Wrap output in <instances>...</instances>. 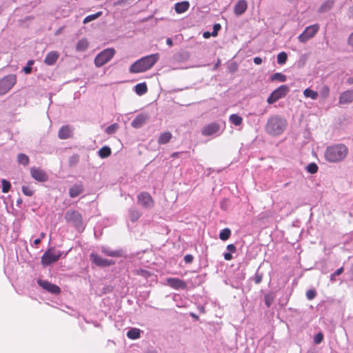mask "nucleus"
I'll use <instances>...</instances> for the list:
<instances>
[{
    "instance_id": "b1692460",
    "label": "nucleus",
    "mask_w": 353,
    "mask_h": 353,
    "mask_svg": "<svg viewBox=\"0 0 353 353\" xmlns=\"http://www.w3.org/2000/svg\"><path fill=\"white\" fill-rule=\"evenodd\" d=\"M101 252L107 255V256H119L121 254H120V251L119 250H111L110 248L108 247H106V246H103L101 248Z\"/></svg>"
},
{
    "instance_id": "ddd939ff",
    "label": "nucleus",
    "mask_w": 353,
    "mask_h": 353,
    "mask_svg": "<svg viewBox=\"0 0 353 353\" xmlns=\"http://www.w3.org/2000/svg\"><path fill=\"white\" fill-rule=\"evenodd\" d=\"M37 283L40 287L52 294H57L61 292L59 286L52 284L48 281L39 279Z\"/></svg>"
},
{
    "instance_id": "20e7f679",
    "label": "nucleus",
    "mask_w": 353,
    "mask_h": 353,
    "mask_svg": "<svg viewBox=\"0 0 353 353\" xmlns=\"http://www.w3.org/2000/svg\"><path fill=\"white\" fill-rule=\"evenodd\" d=\"M64 219L68 224L72 225L77 230L81 232L85 228L83 217L81 214L74 210H68L65 215Z\"/></svg>"
},
{
    "instance_id": "a878e982",
    "label": "nucleus",
    "mask_w": 353,
    "mask_h": 353,
    "mask_svg": "<svg viewBox=\"0 0 353 353\" xmlns=\"http://www.w3.org/2000/svg\"><path fill=\"white\" fill-rule=\"evenodd\" d=\"M172 138V134L169 132L162 133L158 139V143L161 145L168 143Z\"/></svg>"
},
{
    "instance_id": "393cba45",
    "label": "nucleus",
    "mask_w": 353,
    "mask_h": 353,
    "mask_svg": "<svg viewBox=\"0 0 353 353\" xmlns=\"http://www.w3.org/2000/svg\"><path fill=\"white\" fill-rule=\"evenodd\" d=\"M148 88L145 83H140L134 86V91L138 95H143L147 92Z\"/></svg>"
},
{
    "instance_id": "72a5a7b5",
    "label": "nucleus",
    "mask_w": 353,
    "mask_h": 353,
    "mask_svg": "<svg viewBox=\"0 0 353 353\" xmlns=\"http://www.w3.org/2000/svg\"><path fill=\"white\" fill-rule=\"evenodd\" d=\"M286 76L281 72H276L271 76L272 81H278L280 82H285L286 81Z\"/></svg>"
},
{
    "instance_id": "dca6fc26",
    "label": "nucleus",
    "mask_w": 353,
    "mask_h": 353,
    "mask_svg": "<svg viewBox=\"0 0 353 353\" xmlns=\"http://www.w3.org/2000/svg\"><path fill=\"white\" fill-rule=\"evenodd\" d=\"M353 102V90H347L343 92L339 99L340 105L350 104Z\"/></svg>"
},
{
    "instance_id": "6ab92c4d",
    "label": "nucleus",
    "mask_w": 353,
    "mask_h": 353,
    "mask_svg": "<svg viewBox=\"0 0 353 353\" xmlns=\"http://www.w3.org/2000/svg\"><path fill=\"white\" fill-rule=\"evenodd\" d=\"M248 8V3L245 0H239L234 8V12L236 15L239 16L245 12Z\"/></svg>"
},
{
    "instance_id": "f8f14e48",
    "label": "nucleus",
    "mask_w": 353,
    "mask_h": 353,
    "mask_svg": "<svg viewBox=\"0 0 353 353\" xmlns=\"http://www.w3.org/2000/svg\"><path fill=\"white\" fill-rule=\"evenodd\" d=\"M137 199L138 203L145 208H150L153 206V199L148 192H141L138 195Z\"/></svg>"
},
{
    "instance_id": "09e8293b",
    "label": "nucleus",
    "mask_w": 353,
    "mask_h": 353,
    "mask_svg": "<svg viewBox=\"0 0 353 353\" xmlns=\"http://www.w3.org/2000/svg\"><path fill=\"white\" fill-rule=\"evenodd\" d=\"M273 299L270 295L265 296V302L267 307H270L272 303Z\"/></svg>"
},
{
    "instance_id": "603ef678",
    "label": "nucleus",
    "mask_w": 353,
    "mask_h": 353,
    "mask_svg": "<svg viewBox=\"0 0 353 353\" xmlns=\"http://www.w3.org/2000/svg\"><path fill=\"white\" fill-rule=\"evenodd\" d=\"M184 261L187 263H190L193 261V256L191 254H187L184 257Z\"/></svg>"
},
{
    "instance_id": "39448f33",
    "label": "nucleus",
    "mask_w": 353,
    "mask_h": 353,
    "mask_svg": "<svg viewBox=\"0 0 353 353\" xmlns=\"http://www.w3.org/2000/svg\"><path fill=\"white\" fill-rule=\"evenodd\" d=\"M63 252L56 250L54 248H50L46 250L41 257V263L44 266H48L57 262L62 256Z\"/></svg>"
},
{
    "instance_id": "9d476101",
    "label": "nucleus",
    "mask_w": 353,
    "mask_h": 353,
    "mask_svg": "<svg viewBox=\"0 0 353 353\" xmlns=\"http://www.w3.org/2000/svg\"><path fill=\"white\" fill-rule=\"evenodd\" d=\"M90 259L96 265L102 268L110 266L114 264V262L112 260L103 259L95 253H91L90 255Z\"/></svg>"
},
{
    "instance_id": "aec40b11",
    "label": "nucleus",
    "mask_w": 353,
    "mask_h": 353,
    "mask_svg": "<svg viewBox=\"0 0 353 353\" xmlns=\"http://www.w3.org/2000/svg\"><path fill=\"white\" fill-rule=\"evenodd\" d=\"M59 57V54L58 52L50 51L47 54L44 59V63L48 65H52L57 62Z\"/></svg>"
},
{
    "instance_id": "4be33fe9",
    "label": "nucleus",
    "mask_w": 353,
    "mask_h": 353,
    "mask_svg": "<svg viewBox=\"0 0 353 353\" xmlns=\"http://www.w3.org/2000/svg\"><path fill=\"white\" fill-rule=\"evenodd\" d=\"M190 3L187 1L178 2L174 5V9L176 13H183L188 10Z\"/></svg>"
},
{
    "instance_id": "3c124183",
    "label": "nucleus",
    "mask_w": 353,
    "mask_h": 353,
    "mask_svg": "<svg viewBox=\"0 0 353 353\" xmlns=\"http://www.w3.org/2000/svg\"><path fill=\"white\" fill-rule=\"evenodd\" d=\"M227 250L231 252V253H234L236 252V246L234 245V244H229L227 245Z\"/></svg>"
},
{
    "instance_id": "2eb2a0df",
    "label": "nucleus",
    "mask_w": 353,
    "mask_h": 353,
    "mask_svg": "<svg viewBox=\"0 0 353 353\" xmlns=\"http://www.w3.org/2000/svg\"><path fill=\"white\" fill-rule=\"evenodd\" d=\"M166 283L174 290H185L187 288L186 283L177 278H168Z\"/></svg>"
},
{
    "instance_id": "4d7b16f0",
    "label": "nucleus",
    "mask_w": 353,
    "mask_h": 353,
    "mask_svg": "<svg viewBox=\"0 0 353 353\" xmlns=\"http://www.w3.org/2000/svg\"><path fill=\"white\" fill-rule=\"evenodd\" d=\"M348 43L350 46L353 47V32L349 36Z\"/></svg>"
},
{
    "instance_id": "f3484780",
    "label": "nucleus",
    "mask_w": 353,
    "mask_h": 353,
    "mask_svg": "<svg viewBox=\"0 0 353 353\" xmlns=\"http://www.w3.org/2000/svg\"><path fill=\"white\" fill-rule=\"evenodd\" d=\"M149 116L148 114L142 113L138 114L135 119L132 121L131 125L134 128H140L148 120Z\"/></svg>"
},
{
    "instance_id": "9b49d317",
    "label": "nucleus",
    "mask_w": 353,
    "mask_h": 353,
    "mask_svg": "<svg viewBox=\"0 0 353 353\" xmlns=\"http://www.w3.org/2000/svg\"><path fill=\"white\" fill-rule=\"evenodd\" d=\"M30 174L34 179L39 182H45L48 179L46 172L41 168L35 167L31 168Z\"/></svg>"
},
{
    "instance_id": "4c0bfd02",
    "label": "nucleus",
    "mask_w": 353,
    "mask_h": 353,
    "mask_svg": "<svg viewBox=\"0 0 353 353\" xmlns=\"http://www.w3.org/2000/svg\"><path fill=\"white\" fill-rule=\"evenodd\" d=\"M101 15V12H99L94 14L88 15L83 19V23H87L90 21H92L97 19L98 17H99Z\"/></svg>"
},
{
    "instance_id": "37998d69",
    "label": "nucleus",
    "mask_w": 353,
    "mask_h": 353,
    "mask_svg": "<svg viewBox=\"0 0 353 353\" xmlns=\"http://www.w3.org/2000/svg\"><path fill=\"white\" fill-rule=\"evenodd\" d=\"M221 26L219 23H215L213 26V31L211 32L212 37H216L218 34V32L221 30Z\"/></svg>"
},
{
    "instance_id": "f704fd0d",
    "label": "nucleus",
    "mask_w": 353,
    "mask_h": 353,
    "mask_svg": "<svg viewBox=\"0 0 353 353\" xmlns=\"http://www.w3.org/2000/svg\"><path fill=\"white\" fill-rule=\"evenodd\" d=\"M231 235V230L229 228L222 230L219 233V238L222 241L228 240Z\"/></svg>"
},
{
    "instance_id": "69168bd1",
    "label": "nucleus",
    "mask_w": 353,
    "mask_h": 353,
    "mask_svg": "<svg viewBox=\"0 0 353 353\" xmlns=\"http://www.w3.org/2000/svg\"><path fill=\"white\" fill-rule=\"evenodd\" d=\"M350 273H351V277L353 279V265L351 267Z\"/></svg>"
},
{
    "instance_id": "c9c22d12",
    "label": "nucleus",
    "mask_w": 353,
    "mask_h": 353,
    "mask_svg": "<svg viewBox=\"0 0 353 353\" xmlns=\"http://www.w3.org/2000/svg\"><path fill=\"white\" fill-rule=\"evenodd\" d=\"M318 165L315 163H310L306 166V170L310 174H315L318 171Z\"/></svg>"
},
{
    "instance_id": "5701e85b",
    "label": "nucleus",
    "mask_w": 353,
    "mask_h": 353,
    "mask_svg": "<svg viewBox=\"0 0 353 353\" xmlns=\"http://www.w3.org/2000/svg\"><path fill=\"white\" fill-rule=\"evenodd\" d=\"M334 3V0H327L322 3L319 8V11L320 12H325L332 9Z\"/></svg>"
},
{
    "instance_id": "7ed1b4c3",
    "label": "nucleus",
    "mask_w": 353,
    "mask_h": 353,
    "mask_svg": "<svg viewBox=\"0 0 353 353\" xmlns=\"http://www.w3.org/2000/svg\"><path fill=\"white\" fill-rule=\"evenodd\" d=\"M287 127V121L279 115L270 117L265 125V131L271 136L281 134Z\"/></svg>"
},
{
    "instance_id": "0eeeda50",
    "label": "nucleus",
    "mask_w": 353,
    "mask_h": 353,
    "mask_svg": "<svg viewBox=\"0 0 353 353\" xmlns=\"http://www.w3.org/2000/svg\"><path fill=\"white\" fill-rule=\"evenodd\" d=\"M114 54L115 50L114 48H110L103 50L96 56L94 59L95 65L98 68L103 66L108 63Z\"/></svg>"
},
{
    "instance_id": "a19ab883",
    "label": "nucleus",
    "mask_w": 353,
    "mask_h": 353,
    "mask_svg": "<svg viewBox=\"0 0 353 353\" xmlns=\"http://www.w3.org/2000/svg\"><path fill=\"white\" fill-rule=\"evenodd\" d=\"M320 94L323 98H327L330 94L329 87L327 85H323L321 89Z\"/></svg>"
},
{
    "instance_id": "cd10ccee",
    "label": "nucleus",
    "mask_w": 353,
    "mask_h": 353,
    "mask_svg": "<svg viewBox=\"0 0 353 353\" xmlns=\"http://www.w3.org/2000/svg\"><path fill=\"white\" fill-rule=\"evenodd\" d=\"M141 331L138 328H132L128 331L126 335L130 339H137L140 337Z\"/></svg>"
},
{
    "instance_id": "052dcab7",
    "label": "nucleus",
    "mask_w": 353,
    "mask_h": 353,
    "mask_svg": "<svg viewBox=\"0 0 353 353\" xmlns=\"http://www.w3.org/2000/svg\"><path fill=\"white\" fill-rule=\"evenodd\" d=\"M40 243H41V239H37L33 242L34 245H35L40 244Z\"/></svg>"
},
{
    "instance_id": "de8ad7c7",
    "label": "nucleus",
    "mask_w": 353,
    "mask_h": 353,
    "mask_svg": "<svg viewBox=\"0 0 353 353\" xmlns=\"http://www.w3.org/2000/svg\"><path fill=\"white\" fill-rule=\"evenodd\" d=\"M263 279V274H260L259 272H256L255 276H254V282L256 284H259Z\"/></svg>"
},
{
    "instance_id": "e433bc0d",
    "label": "nucleus",
    "mask_w": 353,
    "mask_h": 353,
    "mask_svg": "<svg viewBox=\"0 0 353 353\" xmlns=\"http://www.w3.org/2000/svg\"><path fill=\"white\" fill-rule=\"evenodd\" d=\"M288 59V55L285 52H281L277 55V62L279 64L285 63Z\"/></svg>"
},
{
    "instance_id": "ea45409f",
    "label": "nucleus",
    "mask_w": 353,
    "mask_h": 353,
    "mask_svg": "<svg viewBox=\"0 0 353 353\" xmlns=\"http://www.w3.org/2000/svg\"><path fill=\"white\" fill-rule=\"evenodd\" d=\"M1 184H2V192L3 193H7L10 189V187H11L10 183L6 179H2Z\"/></svg>"
},
{
    "instance_id": "7c9ffc66",
    "label": "nucleus",
    "mask_w": 353,
    "mask_h": 353,
    "mask_svg": "<svg viewBox=\"0 0 353 353\" xmlns=\"http://www.w3.org/2000/svg\"><path fill=\"white\" fill-rule=\"evenodd\" d=\"M303 94L306 98H310L313 100H315L318 97V92L312 90L310 88H307L303 91Z\"/></svg>"
},
{
    "instance_id": "0e129e2a",
    "label": "nucleus",
    "mask_w": 353,
    "mask_h": 353,
    "mask_svg": "<svg viewBox=\"0 0 353 353\" xmlns=\"http://www.w3.org/2000/svg\"><path fill=\"white\" fill-rule=\"evenodd\" d=\"M179 155V152H174V153L172 154V157H177Z\"/></svg>"
},
{
    "instance_id": "680f3d73",
    "label": "nucleus",
    "mask_w": 353,
    "mask_h": 353,
    "mask_svg": "<svg viewBox=\"0 0 353 353\" xmlns=\"http://www.w3.org/2000/svg\"><path fill=\"white\" fill-rule=\"evenodd\" d=\"M33 63H34V61H33V60H30V61H28V63H27V65H28V66H30V67H32V65H33Z\"/></svg>"
},
{
    "instance_id": "49530a36",
    "label": "nucleus",
    "mask_w": 353,
    "mask_h": 353,
    "mask_svg": "<svg viewBox=\"0 0 353 353\" xmlns=\"http://www.w3.org/2000/svg\"><path fill=\"white\" fill-rule=\"evenodd\" d=\"M316 291L314 290H309L306 293V296L308 300H312L316 296Z\"/></svg>"
},
{
    "instance_id": "6e6552de",
    "label": "nucleus",
    "mask_w": 353,
    "mask_h": 353,
    "mask_svg": "<svg viewBox=\"0 0 353 353\" xmlns=\"http://www.w3.org/2000/svg\"><path fill=\"white\" fill-rule=\"evenodd\" d=\"M289 90V87L286 85H282L279 86L270 94V95L267 99V102L269 104H273L280 99L285 97Z\"/></svg>"
},
{
    "instance_id": "c756f323",
    "label": "nucleus",
    "mask_w": 353,
    "mask_h": 353,
    "mask_svg": "<svg viewBox=\"0 0 353 353\" xmlns=\"http://www.w3.org/2000/svg\"><path fill=\"white\" fill-rule=\"evenodd\" d=\"M98 154L101 158H107L111 154V150L108 146H103L98 151Z\"/></svg>"
},
{
    "instance_id": "6e6d98bb",
    "label": "nucleus",
    "mask_w": 353,
    "mask_h": 353,
    "mask_svg": "<svg viewBox=\"0 0 353 353\" xmlns=\"http://www.w3.org/2000/svg\"><path fill=\"white\" fill-rule=\"evenodd\" d=\"M23 70L26 74H30L32 72V67L26 65Z\"/></svg>"
},
{
    "instance_id": "864d4df0",
    "label": "nucleus",
    "mask_w": 353,
    "mask_h": 353,
    "mask_svg": "<svg viewBox=\"0 0 353 353\" xmlns=\"http://www.w3.org/2000/svg\"><path fill=\"white\" fill-rule=\"evenodd\" d=\"M224 259L226 261H230L232 259V256L231 254V252H226L224 254Z\"/></svg>"
},
{
    "instance_id": "f257e3e1",
    "label": "nucleus",
    "mask_w": 353,
    "mask_h": 353,
    "mask_svg": "<svg viewBox=\"0 0 353 353\" xmlns=\"http://www.w3.org/2000/svg\"><path fill=\"white\" fill-rule=\"evenodd\" d=\"M348 148L343 143H336L327 146L324 152L325 159L332 163L343 161L347 156Z\"/></svg>"
},
{
    "instance_id": "2f4dec72",
    "label": "nucleus",
    "mask_w": 353,
    "mask_h": 353,
    "mask_svg": "<svg viewBox=\"0 0 353 353\" xmlns=\"http://www.w3.org/2000/svg\"><path fill=\"white\" fill-rule=\"evenodd\" d=\"M17 161L19 163L26 166V165H28L30 159H29V157L26 154L20 153L17 156Z\"/></svg>"
},
{
    "instance_id": "c03bdc74",
    "label": "nucleus",
    "mask_w": 353,
    "mask_h": 353,
    "mask_svg": "<svg viewBox=\"0 0 353 353\" xmlns=\"http://www.w3.org/2000/svg\"><path fill=\"white\" fill-rule=\"evenodd\" d=\"M343 268H339L333 274H332L330 275V280L331 281H334L335 280V277L336 276H339V275L343 273Z\"/></svg>"
},
{
    "instance_id": "bf43d9fd",
    "label": "nucleus",
    "mask_w": 353,
    "mask_h": 353,
    "mask_svg": "<svg viewBox=\"0 0 353 353\" xmlns=\"http://www.w3.org/2000/svg\"><path fill=\"white\" fill-rule=\"evenodd\" d=\"M166 43H167L169 46H172V45H173L172 40L170 38H168V39H167V40H166Z\"/></svg>"
},
{
    "instance_id": "c85d7f7f",
    "label": "nucleus",
    "mask_w": 353,
    "mask_h": 353,
    "mask_svg": "<svg viewBox=\"0 0 353 353\" xmlns=\"http://www.w3.org/2000/svg\"><path fill=\"white\" fill-rule=\"evenodd\" d=\"M230 121L234 125L238 126L242 124L243 119L236 114H232L229 117Z\"/></svg>"
},
{
    "instance_id": "a211bd4d",
    "label": "nucleus",
    "mask_w": 353,
    "mask_h": 353,
    "mask_svg": "<svg viewBox=\"0 0 353 353\" xmlns=\"http://www.w3.org/2000/svg\"><path fill=\"white\" fill-rule=\"evenodd\" d=\"M72 128L70 125H63L59 129L58 137L61 139H66L72 137Z\"/></svg>"
},
{
    "instance_id": "bb28decb",
    "label": "nucleus",
    "mask_w": 353,
    "mask_h": 353,
    "mask_svg": "<svg viewBox=\"0 0 353 353\" xmlns=\"http://www.w3.org/2000/svg\"><path fill=\"white\" fill-rule=\"evenodd\" d=\"M88 47V41L85 39H82L78 41L76 46L77 51L83 52L87 50Z\"/></svg>"
},
{
    "instance_id": "13d9d810",
    "label": "nucleus",
    "mask_w": 353,
    "mask_h": 353,
    "mask_svg": "<svg viewBox=\"0 0 353 353\" xmlns=\"http://www.w3.org/2000/svg\"><path fill=\"white\" fill-rule=\"evenodd\" d=\"M203 37H204L205 39H208V38H210V36H212V34H211V33H210V32H205L203 33Z\"/></svg>"
},
{
    "instance_id": "a18cd8bd",
    "label": "nucleus",
    "mask_w": 353,
    "mask_h": 353,
    "mask_svg": "<svg viewBox=\"0 0 353 353\" xmlns=\"http://www.w3.org/2000/svg\"><path fill=\"white\" fill-rule=\"evenodd\" d=\"M323 339V335L322 333L321 332H319L318 334H316L314 338V342L316 343V344H319L322 342Z\"/></svg>"
},
{
    "instance_id": "423d86ee",
    "label": "nucleus",
    "mask_w": 353,
    "mask_h": 353,
    "mask_svg": "<svg viewBox=\"0 0 353 353\" xmlns=\"http://www.w3.org/2000/svg\"><path fill=\"white\" fill-rule=\"evenodd\" d=\"M17 83L15 74H8L0 79V96L8 93Z\"/></svg>"
},
{
    "instance_id": "5fc2aeb1",
    "label": "nucleus",
    "mask_w": 353,
    "mask_h": 353,
    "mask_svg": "<svg viewBox=\"0 0 353 353\" xmlns=\"http://www.w3.org/2000/svg\"><path fill=\"white\" fill-rule=\"evenodd\" d=\"M254 63L256 65H260L262 63V59L261 57H256L254 58Z\"/></svg>"
},
{
    "instance_id": "58836bf2",
    "label": "nucleus",
    "mask_w": 353,
    "mask_h": 353,
    "mask_svg": "<svg viewBox=\"0 0 353 353\" xmlns=\"http://www.w3.org/2000/svg\"><path fill=\"white\" fill-rule=\"evenodd\" d=\"M118 125L117 123L112 124L106 128L105 132L108 134H114L117 130H118Z\"/></svg>"
},
{
    "instance_id": "4468645a",
    "label": "nucleus",
    "mask_w": 353,
    "mask_h": 353,
    "mask_svg": "<svg viewBox=\"0 0 353 353\" xmlns=\"http://www.w3.org/2000/svg\"><path fill=\"white\" fill-rule=\"evenodd\" d=\"M219 130V124L214 122L205 125L202 129L201 133L204 136H211L217 134Z\"/></svg>"
},
{
    "instance_id": "473e14b6",
    "label": "nucleus",
    "mask_w": 353,
    "mask_h": 353,
    "mask_svg": "<svg viewBox=\"0 0 353 353\" xmlns=\"http://www.w3.org/2000/svg\"><path fill=\"white\" fill-rule=\"evenodd\" d=\"M129 216L130 219L132 222L137 221L141 216V213L139 211L134 209L129 210Z\"/></svg>"
},
{
    "instance_id": "412c9836",
    "label": "nucleus",
    "mask_w": 353,
    "mask_h": 353,
    "mask_svg": "<svg viewBox=\"0 0 353 353\" xmlns=\"http://www.w3.org/2000/svg\"><path fill=\"white\" fill-rule=\"evenodd\" d=\"M83 192V187L81 184H74L69 190V195L72 198H74Z\"/></svg>"
},
{
    "instance_id": "f03ea898",
    "label": "nucleus",
    "mask_w": 353,
    "mask_h": 353,
    "mask_svg": "<svg viewBox=\"0 0 353 353\" xmlns=\"http://www.w3.org/2000/svg\"><path fill=\"white\" fill-rule=\"evenodd\" d=\"M158 53L152 54L134 62L129 68L130 73H141L150 70L159 61Z\"/></svg>"
},
{
    "instance_id": "338daca9",
    "label": "nucleus",
    "mask_w": 353,
    "mask_h": 353,
    "mask_svg": "<svg viewBox=\"0 0 353 353\" xmlns=\"http://www.w3.org/2000/svg\"><path fill=\"white\" fill-rule=\"evenodd\" d=\"M45 235H46V234H45V233L41 232V234H40V236H41V238H40V239H43V238H44V237H45Z\"/></svg>"
},
{
    "instance_id": "79ce46f5",
    "label": "nucleus",
    "mask_w": 353,
    "mask_h": 353,
    "mask_svg": "<svg viewBox=\"0 0 353 353\" xmlns=\"http://www.w3.org/2000/svg\"><path fill=\"white\" fill-rule=\"evenodd\" d=\"M21 190L22 192L26 196H31L34 194V191L28 186L23 185Z\"/></svg>"
},
{
    "instance_id": "e2e57ef3",
    "label": "nucleus",
    "mask_w": 353,
    "mask_h": 353,
    "mask_svg": "<svg viewBox=\"0 0 353 353\" xmlns=\"http://www.w3.org/2000/svg\"><path fill=\"white\" fill-rule=\"evenodd\" d=\"M21 203H22V200H21V199H19L17 201V205L18 206H19V205L21 204Z\"/></svg>"
},
{
    "instance_id": "8fccbe9b",
    "label": "nucleus",
    "mask_w": 353,
    "mask_h": 353,
    "mask_svg": "<svg viewBox=\"0 0 353 353\" xmlns=\"http://www.w3.org/2000/svg\"><path fill=\"white\" fill-rule=\"evenodd\" d=\"M78 161H79V157L77 155H74V156L71 157L69 160L70 165H72L73 164H75L78 162Z\"/></svg>"
},
{
    "instance_id": "1a4fd4ad",
    "label": "nucleus",
    "mask_w": 353,
    "mask_h": 353,
    "mask_svg": "<svg viewBox=\"0 0 353 353\" xmlns=\"http://www.w3.org/2000/svg\"><path fill=\"white\" fill-rule=\"evenodd\" d=\"M319 28V25L317 23L306 27L305 30L298 37L299 41L301 43H305L318 32Z\"/></svg>"
}]
</instances>
